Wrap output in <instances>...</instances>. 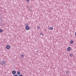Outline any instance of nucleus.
Wrapping results in <instances>:
<instances>
[{
	"mask_svg": "<svg viewBox=\"0 0 76 76\" xmlns=\"http://www.w3.org/2000/svg\"><path fill=\"white\" fill-rule=\"evenodd\" d=\"M0 64L1 66H4V65H5V64H6V62L5 61H3L1 62Z\"/></svg>",
	"mask_w": 76,
	"mask_h": 76,
	"instance_id": "f257e3e1",
	"label": "nucleus"
},
{
	"mask_svg": "<svg viewBox=\"0 0 76 76\" xmlns=\"http://www.w3.org/2000/svg\"><path fill=\"white\" fill-rule=\"evenodd\" d=\"M25 28L26 30H29L30 28H29V26H26L25 27Z\"/></svg>",
	"mask_w": 76,
	"mask_h": 76,
	"instance_id": "f03ea898",
	"label": "nucleus"
},
{
	"mask_svg": "<svg viewBox=\"0 0 76 76\" xmlns=\"http://www.w3.org/2000/svg\"><path fill=\"white\" fill-rule=\"evenodd\" d=\"M6 48L8 49H9L10 48V45H7L6 46Z\"/></svg>",
	"mask_w": 76,
	"mask_h": 76,
	"instance_id": "7ed1b4c3",
	"label": "nucleus"
},
{
	"mask_svg": "<svg viewBox=\"0 0 76 76\" xmlns=\"http://www.w3.org/2000/svg\"><path fill=\"white\" fill-rule=\"evenodd\" d=\"M16 73V71L15 70H13L12 72V73L13 75H15Z\"/></svg>",
	"mask_w": 76,
	"mask_h": 76,
	"instance_id": "20e7f679",
	"label": "nucleus"
},
{
	"mask_svg": "<svg viewBox=\"0 0 76 76\" xmlns=\"http://www.w3.org/2000/svg\"><path fill=\"white\" fill-rule=\"evenodd\" d=\"M67 51H70V50H71V48L70 47H69L67 48Z\"/></svg>",
	"mask_w": 76,
	"mask_h": 76,
	"instance_id": "39448f33",
	"label": "nucleus"
},
{
	"mask_svg": "<svg viewBox=\"0 0 76 76\" xmlns=\"http://www.w3.org/2000/svg\"><path fill=\"white\" fill-rule=\"evenodd\" d=\"M53 27H50L48 28V29H50V30H53Z\"/></svg>",
	"mask_w": 76,
	"mask_h": 76,
	"instance_id": "423d86ee",
	"label": "nucleus"
},
{
	"mask_svg": "<svg viewBox=\"0 0 76 76\" xmlns=\"http://www.w3.org/2000/svg\"><path fill=\"white\" fill-rule=\"evenodd\" d=\"M20 56L22 58H23V57H25V56H24L23 54H22L21 55H20Z\"/></svg>",
	"mask_w": 76,
	"mask_h": 76,
	"instance_id": "0eeeda50",
	"label": "nucleus"
},
{
	"mask_svg": "<svg viewBox=\"0 0 76 76\" xmlns=\"http://www.w3.org/2000/svg\"><path fill=\"white\" fill-rule=\"evenodd\" d=\"M73 40H71L70 42V43L71 44H73Z\"/></svg>",
	"mask_w": 76,
	"mask_h": 76,
	"instance_id": "6e6552de",
	"label": "nucleus"
},
{
	"mask_svg": "<svg viewBox=\"0 0 76 76\" xmlns=\"http://www.w3.org/2000/svg\"><path fill=\"white\" fill-rule=\"evenodd\" d=\"M17 74H18V75H20V71H17Z\"/></svg>",
	"mask_w": 76,
	"mask_h": 76,
	"instance_id": "1a4fd4ad",
	"label": "nucleus"
},
{
	"mask_svg": "<svg viewBox=\"0 0 76 76\" xmlns=\"http://www.w3.org/2000/svg\"><path fill=\"white\" fill-rule=\"evenodd\" d=\"M3 30L1 29V28L0 29V33H2Z\"/></svg>",
	"mask_w": 76,
	"mask_h": 76,
	"instance_id": "9d476101",
	"label": "nucleus"
},
{
	"mask_svg": "<svg viewBox=\"0 0 76 76\" xmlns=\"http://www.w3.org/2000/svg\"><path fill=\"white\" fill-rule=\"evenodd\" d=\"M29 25H28V24L27 23H26L25 24V26H28Z\"/></svg>",
	"mask_w": 76,
	"mask_h": 76,
	"instance_id": "9b49d317",
	"label": "nucleus"
},
{
	"mask_svg": "<svg viewBox=\"0 0 76 76\" xmlns=\"http://www.w3.org/2000/svg\"><path fill=\"white\" fill-rule=\"evenodd\" d=\"M65 72L66 73H68V74H69V71L67 70Z\"/></svg>",
	"mask_w": 76,
	"mask_h": 76,
	"instance_id": "f8f14e48",
	"label": "nucleus"
},
{
	"mask_svg": "<svg viewBox=\"0 0 76 76\" xmlns=\"http://www.w3.org/2000/svg\"><path fill=\"white\" fill-rule=\"evenodd\" d=\"M73 56V55L72 54H71L70 55V57H72Z\"/></svg>",
	"mask_w": 76,
	"mask_h": 76,
	"instance_id": "ddd939ff",
	"label": "nucleus"
},
{
	"mask_svg": "<svg viewBox=\"0 0 76 76\" xmlns=\"http://www.w3.org/2000/svg\"><path fill=\"white\" fill-rule=\"evenodd\" d=\"M40 35H42V36H43V34H42V33H40Z\"/></svg>",
	"mask_w": 76,
	"mask_h": 76,
	"instance_id": "4468645a",
	"label": "nucleus"
},
{
	"mask_svg": "<svg viewBox=\"0 0 76 76\" xmlns=\"http://www.w3.org/2000/svg\"><path fill=\"white\" fill-rule=\"evenodd\" d=\"M13 76H18L17 75L15 74V75H13Z\"/></svg>",
	"mask_w": 76,
	"mask_h": 76,
	"instance_id": "2eb2a0df",
	"label": "nucleus"
},
{
	"mask_svg": "<svg viewBox=\"0 0 76 76\" xmlns=\"http://www.w3.org/2000/svg\"><path fill=\"white\" fill-rule=\"evenodd\" d=\"M27 2H29V0H27Z\"/></svg>",
	"mask_w": 76,
	"mask_h": 76,
	"instance_id": "dca6fc26",
	"label": "nucleus"
},
{
	"mask_svg": "<svg viewBox=\"0 0 76 76\" xmlns=\"http://www.w3.org/2000/svg\"><path fill=\"white\" fill-rule=\"evenodd\" d=\"M19 76H23V75L22 74H20L19 75Z\"/></svg>",
	"mask_w": 76,
	"mask_h": 76,
	"instance_id": "f3484780",
	"label": "nucleus"
},
{
	"mask_svg": "<svg viewBox=\"0 0 76 76\" xmlns=\"http://www.w3.org/2000/svg\"><path fill=\"white\" fill-rule=\"evenodd\" d=\"M40 27H39V26H37V28L38 29H39V28H40Z\"/></svg>",
	"mask_w": 76,
	"mask_h": 76,
	"instance_id": "a211bd4d",
	"label": "nucleus"
},
{
	"mask_svg": "<svg viewBox=\"0 0 76 76\" xmlns=\"http://www.w3.org/2000/svg\"><path fill=\"white\" fill-rule=\"evenodd\" d=\"M0 25H1V23H0Z\"/></svg>",
	"mask_w": 76,
	"mask_h": 76,
	"instance_id": "6ab92c4d",
	"label": "nucleus"
}]
</instances>
